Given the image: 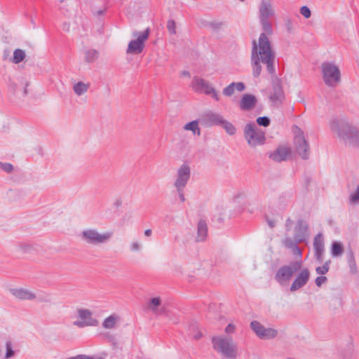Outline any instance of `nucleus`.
Listing matches in <instances>:
<instances>
[{
	"mask_svg": "<svg viewBox=\"0 0 359 359\" xmlns=\"http://www.w3.org/2000/svg\"><path fill=\"white\" fill-rule=\"evenodd\" d=\"M290 154V151L288 147L280 146L271 153L269 157L274 161L281 162L285 161Z\"/></svg>",
	"mask_w": 359,
	"mask_h": 359,
	"instance_id": "5701e85b",
	"label": "nucleus"
},
{
	"mask_svg": "<svg viewBox=\"0 0 359 359\" xmlns=\"http://www.w3.org/2000/svg\"><path fill=\"white\" fill-rule=\"evenodd\" d=\"M118 316L116 315H111L107 318L104 319V320L102 323V326L105 329H112L116 327V325L117 322L118 321Z\"/></svg>",
	"mask_w": 359,
	"mask_h": 359,
	"instance_id": "cd10ccee",
	"label": "nucleus"
},
{
	"mask_svg": "<svg viewBox=\"0 0 359 359\" xmlns=\"http://www.w3.org/2000/svg\"><path fill=\"white\" fill-rule=\"evenodd\" d=\"M292 223H293L292 220L291 219H290V218H288L286 220L285 226H286L287 230H289L291 228V226L292 225Z\"/></svg>",
	"mask_w": 359,
	"mask_h": 359,
	"instance_id": "6e6d98bb",
	"label": "nucleus"
},
{
	"mask_svg": "<svg viewBox=\"0 0 359 359\" xmlns=\"http://www.w3.org/2000/svg\"><path fill=\"white\" fill-rule=\"evenodd\" d=\"M27 248H29V245H25V250H27Z\"/></svg>",
	"mask_w": 359,
	"mask_h": 359,
	"instance_id": "69168bd1",
	"label": "nucleus"
},
{
	"mask_svg": "<svg viewBox=\"0 0 359 359\" xmlns=\"http://www.w3.org/2000/svg\"><path fill=\"white\" fill-rule=\"evenodd\" d=\"M207 26L215 32L220 30L224 26V22L221 21H212L208 23Z\"/></svg>",
	"mask_w": 359,
	"mask_h": 359,
	"instance_id": "ea45409f",
	"label": "nucleus"
},
{
	"mask_svg": "<svg viewBox=\"0 0 359 359\" xmlns=\"http://www.w3.org/2000/svg\"><path fill=\"white\" fill-rule=\"evenodd\" d=\"M161 304V299L160 297H153L150 299L148 307L156 315H162L165 312L164 307L158 308Z\"/></svg>",
	"mask_w": 359,
	"mask_h": 359,
	"instance_id": "393cba45",
	"label": "nucleus"
},
{
	"mask_svg": "<svg viewBox=\"0 0 359 359\" xmlns=\"http://www.w3.org/2000/svg\"><path fill=\"white\" fill-rule=\"evenodd\" d=\"M331 263L330 260L326 261L322 266H317L316 268V272L323 276L327 273L330 269V264Z\"/></svg>",
	"mask_w": 359,
	"mask_h": 359,
	"instance_id": "e433bc0d",
	"label": "nucleus"
},
{
	"mask_svg": "<svg viewBox=\"0 0 359 359\" xmlns=\"http://www.w3.org/2000/svg\"><path fill=\"white\" fill-rule=\"evenodd\" d=\"M78 317L82 320H76L73 323L74 325L78 327H84L93 325V321H96L92 318V312L86 309H79L77 310Z\"/></svg>",
	"mask_w": 359,
	"mask_h": 359,
	"instance_id": "a211bd4d",
	"label": "nucleus"
},
{
	"mask_svg": "<svg viewBox=\"0 0 359 359\" xmlns=\"http://www.w3.org/2000/svg\"><path fill=\"white\" fill-rule=\"evenodd\" d=\"M2 57L4 60H10V58L12 57H11V50L9 49H5L3 52Z\"/></svg>",
	"mask_w": 359,
	"mask_h": 359,
	"instance_id": "5fc2aeb1",
	"label": "nucleus"
},
{
	"mask_svg": "<svg viewBox=\"0 0 359 359\" xmlns=\"http://www.w3.org/2000/svg\"><path fill=\"white\" fill-rule=\"evenodd\" d=\"M25 50L17 48L13 52V55L11 58H10V61L14 64H19L25 58Z\"/></svg>",
	"mask_w": 359,
	"mask_h": 359,
	"instance_id": "c756f323",
	"label": "nucleus"
},
{
	"mask_svg": "<svg viewBox=\"0 0 359 359\" xmlns=\"http://www.w3.org/2000/svg\"><path fill=\"white\" fill-rule=\"evenodd\" d=\"M121 203H122L121 200H120V199H117V200L114 202V205L115 207H116V208H118V207L121 205Z\"/></svg>",
	"mask_w": 359,
	"mask_h": 359,
	"instance_id": "680f3d73",
	"label": "nucleus"
},
{
	"mask_svg": "<svg viewBox=\"0 0 359 359\" xmlns=\"http://www.w3.org/2000/svg\"><path fill=\"white\" fill-rule=\"evenodd\" d=\"M235 92V87H234V82L230 83L229 86H227L226 88L223 89V94L225 96L230 97Z\"/></svg>",
	"mask_w": 359,
	"mask_h": 359,
	"instance_id": "37998d69",
	"label": "nucleus"
},
{
	"mask_svg": "<svg viewBox=\"0 0 359 359\" xmlns=\"http://www.w3.org/2000/svg\"><path fill=\"white\" fill-rule=\"evenodd\" d=\"M284 99V93L279 81H276L273 83V91L270 95V100L276 104L282 103Z\"/></svg>",
	"mask_w": 359,
	"mask_h": 359,
	"instance_id": "aec40b11",
	"label": "nucleus"
},
{
	"mask_svg": "<svg viewBox=\"0 0 359 359\" xmlns=\"http://www.w3.org/2000/svg\"><path fill=\"white\" fill-rule=\"evenodd\" d=\"M201 120V123L206 127L213 126H220L224 120V117L218 113L208 111L202 115Z\"/></svg>",
	"mask_w": 359,
	"mask_h": 359,
	"instance_id": "6ab92c4d",
	"label": "nucleus"
},
{
	"mask_svg": "<svg viewBox=\"0 0 359 359\" xmlns=\"http://www.w3.org/2000/svg\"><path fill=\"white\" fill-rule=\"evenodd\" d=\"M10 292L17 299L21 300H34L36 299V293L25 288H13Z\"/></svg>",
	"mask_w": 359,
	"mask_h": 359,
	"instance_id": "412c9836",
	"label": "nucleus"
},
{
	"mask_svg": "<svg viewBox=\"0 0 359 359\" xmlns=\"http://www.w3.org/2000/svg\"><path fill=\"white\" fill-rule=\"evenodd\" d=\"M220 126H222L229 135H233L236 132V127L224 118Z\"/></svg>",
	"mask_w": 359,
	"mask_h": 359,
	"instance_id": "f704fd0d",
	"label": "nucleus"
},
{
	"mask_svg": "<svg viewBox=\"0 0 359 359\" xmlns=\"http://www.w3.org/2000/svg\"><path fill=\"white\" fill-rule=\"evenodd\" d=\"M348 201L351 205L359 204V184H358L354 190L350 192Z\"/></svg>",
	"mask_w": 359,
	"mask_h": 359,
	"instance_id": "72a5a7b5",
	"label": "nucleus"
},
{
	"mask_svg": "<svg viewBox=\"0 0 359 359\" xmlns=\"http://www.w3.org/2000/svg\"><path fill=\"white\" fill-rule=\"evenodd\" d=\"M346 257L351 272L354 274L357 272V266L355 261L354 253L351 248L348 250Z\"/></svg>",
	"mask_w": 359,
	"mask_h": 359,
	"instance_id": "7c9ffc66",
	"label": "nucleus"
},
{
	"mask_svg": "<svg viewBox=\"0 0 359 359\" xmlns=\"http://www.w3.org/2000/svg\"><path fill=\"white\" fill-rule=\"evenodd\" d=\"M185 130H190L194 135L197 134V135H201V129L198 127V121H192L191 122L187 123L183 127Z\"/></svg>",
	"mask_w": 359,
	"mask_h": 359,
	"instance_id": "2f4dec72",
	"label": "nucleus"
},
{
	"mask_svg": "<svg viewBox=\"0 0 359 359\" xmlns=\"http://www.w3.org/2000/svg\"><path fill=\"white\" fill-rule=\"evenodd\" d=\"M207 232H208V227L207 224L205 221L200 220L198 223L197 226V236H196V241L197 242H202L205 241L206 236H207Z\"/></svg>",
	"mask_w": 359,
	"mask_h": 359,
	"instance_id": "a878e982",
	"label": "nucleus"
},
{
	"mask_svg": "<svg viewBox=\"0 0 359 359\" xmlns=\"http://www.w3.org/2000/svg\"><path fill=\"white\" fill-rule=\"evenodd\" d=\"M175 27L176 26L175 21L173 20H169L167 23V28L171 34H175L176 33Z\"/></svg>",
	"mask_w": 359,
	"mask_h": 359,
	"instance_id": "de8ad7c7",
	"label": "nucleus"
},
{
	"mask_svg": "<svg viewBox=\"0 0 359 359\" xmlns=\"http://www.w3.org/2000/svg\"><path fill=\"white\" fill-rule=\"evenodd\" d=\"M286 359H294V358H286Z\"/></svg>",
	"mask_w": 359,
	"mask_h": 359,
	"instance_id": "338daca9",
	"label": "nucleus"
},
{
	"mask_svg": "<svg viewBox=\"0 0 359 359\" xmlns=\"http://www.w3.org/2000/svg\"><path fill=\"white\" fill-rule=\"evenodd\" d=\"M202 337V333L200 331L196 332V334H193V338L195 339H198Z\"/></svg>",
	"mask_w": 359,
	"mask_h": 359,
	"instance_id": "bf43d9fd",
	"label": "nucleus"
},
{
	"mask_svg": "<svg viewBox=\"0 0 359 359\" xmlns=\"http://www.w3.org/2000/svg\"><path fill=\"white\" fill-rule=\"evenodd\" d=\"M257 124L260 126L267 127L270 125L271 121L267 116H259L256 120Z\"/></svg>",
	"mask_w": 359,
	"mask_h": 359,
	"instance_id": "79ce46f5",
	"label": "nucleus"
},
{
	"mask_svg": "<svg viewBox=\"0 0 359 359\" xmlns=\"http://www.w3.org/2000/svg\"><path fill=\"white\" fill-rule=\"evenodd\" d=\"M191 177V168L187 163H183L177 170L174 182L175 188H185Z\"/></svg>",
	"mask_w": 359,
	"mask_h": 359,
	"instance_id": "4468645a",
	"label": "nucleus"
},
{
	"mask_svg": "<svg viewBox=\"0 0 359 359\" xmlns=\"http://www.w3.org/2000/svg\"><path fill=\"white\" fill-rule=\"evenodd\" d=\"M323 81L326 86L336 88L341 82L339 67L332 62H323L320 65Z\"/></svg>",
	"mask_w": 359,
	"mask_h": 359,
	"instance_id": "20e7f679",
	"label": "nucleus"
},
{
	"mask_svg": "<svg viewBox=\"0 0 359 359\" xmlns=\"http://www.w3.org/2000/svg\"><path fill=\"white\" fill-rule=\"evenodd\" d=\"M344 251L343 245L340 242L334 241L331 245V253L333 257L341 256Z\"/></svg>",
	"mask_w": 359,
	"mask_h": 359,
	"instance_id": "473e14b6",
	"label": "nucleus"
},
{
	"mask_svg": "<svg viewBox=\"0 0 359 359\" xmlns=\"http://www.w3.org/2000/svg\"><path fill=\"white\" fill-rule=\"evenodd\" d=\"M99 52L95 49L86 50L84 52L85 60L88 63L94 62L99 57Z\"/></svg>",
	"mask_w": 359,
	"mask_h": 359,
	"instance_id": "c85d7f7f",
	"label": "nucleus"
},
{
	"mask_svg": "<svg viewBox=\"0 0 359 359\" xmlns=\"http://www.w3.org/2000/svg\"><path fill=\"white\" fill-rule=\"evenodd\" d=\"M331 131L345 145H347L357 126L344 116L333 117L330 122Z\"/></svg>",
	"mask_w": 359,
	"mask_h": 359,
	"instance_id": "f03ea898",
	"label": "nucleus"
},
{
	"mask_svg": "<svg viewBox=\"0 0 359 359\" xmlns=\"http://www.w3.org/2000/svg\"><path fill=\"white\" fill-rule=\"evenodd\" d=\"M349 147L359 148V128L357 127L348 144Z\"/></svg>",
	"mask_w": 359,
	"mask_h": 359,
	"instance_id": "c9c22d12",
	"label": "nucleus"
},
{
	"mask_svg": "<svg viewBox=\"0 0 359 359\" xmlns=\"http://www.w3.org/2000/svg\"><path fill=\"white\" fill-rule=\"evenodd\" d=\"M308 231V224L302 219L298 220L294 227V234L292 240L297 243L306 241L309 238Z\"/></svg>",
	"mask_w": 359,
	"mask_h": 359,
	"instance_id": "dca6fc26",
	"label": "nucleus"
},
{
	"mask_svg": "<svg viewBox=\"0 0 359 359\" xmlns=\"http://www.w3.org/2000/svg\"><path fill=\"white\" fill-rule=\"evenodd\" d=\"M267 223L271 228H273L276 226V221L267 218Z\"/></svg>",
	"mask_w": 359,
	"mask_h": 359,
	"instance_id": "4d7b16f0",
	"label": "nucleus"
},
{
	"mask_svg": "<svg viewBox=\"0 0 359 359\" xmlns=\"http://www.w3.org/2000/svg\"><path fill=\"white\" fill-rule=\"evenodd\" d=\"M235 331V325L232 323H229L225 328V332L228 334L233 333Z\"/></svg>",
	"mask_w": 359,
	"mask_h": 359,
	"instance_id": "864d4df0",
	"label": "nucleus"
},
{
	"mask_svg": "<svg viewBox=\"0 0 359 359\" xmlns=\"http://www.w3.org/2000/svg\"><path fill=\"white\" fill-rule=\"evenodd\" d=\"M235 90H237L238 92H242L245 90V86L243 82H234Z\"/></svg>",
	"mask_w": 359,
	"mask_h": 359,
	"instance_id": "603ef678",
	"label": "nucleus"
},
{
	"mask_svg": "<svg viewBox=\"0 0 359 359\" xmlns=\"http://www.w3.org/2000/svg\"><path fill=\"white\" fill-rule=\"evenodd\" d=\"M69 28H70V25L69 23H67V22L63 23V25H62L63 30H65L66 32H69Z\"/></svg>",
	"mask_w": 359,
	"mask_h": 359,
	"instance_id": "13d9d810",
	"label": "nucleus"
},
{
	"mask_svg": "<svg viewBox=\"0 0 359 359\" xmlns=\"http://www.w3.org/2000/svg\"><path fill=\"white\" fill-rule=\"evenodd\" d=\"M257 104V99L251 94H244L240 101V109L243 111H250Z\"/></svg>",
	"mask_w": 359,
	"mask_h": 359,
	"instance_id": "4be33fe9",
	"label": "nucleus"
},
{
	"mask_svg": "<svg viewBox=\"0 0 359 359\" xmlns=\"http://www.w3.org/2000/svg\"><path fill=\"white\" fill-rule=\"evenodd\" d=\"M144 236H147V237H149V236H151V234H152V231H151V229H146V230L144 231Z\"/></svg>",
	"mask_w": 359,
	"mask_h": 359,
	"instance_id": "052dcab7",
	"label": "nucleus"
},
{
	"mask_svg": "<svg viewBox=\"0 0 359 359\" xmlns=\"http://www.w3.org/2000/svg\"><path fill=\"white\" fill-rule=\"evenodd\" d=\"M299 273L292 282L290 290L294 292L304 287L309 280L310 271L308 269H302L298 271Z\"/></svg>",
	"mask_w": 359,
	"mask_h": 359,
	"instance_id": "f3484780",
	"label": "nucleus"
},
{
	"mask_svg": "<svg viewBox=\"0 0 359 359\" xmlns=\"http://www.w3.org/2000/svg\"><path fill=\"white\" fill-rule=\"evenodd\" d=\"M283 243L285 247L292 250L293 255L299 258L298 260H302V252L300 248L297 245L299 243L293 241L292 238L286 236L283 241Z\"/></svg>",
	"mask_w": 359,
	"mask_h": 359,
	"instance_id": "b1692460",
	"label": "nucleus"
},
{
	"mask_svg": "<svg viewBox=\"0 0 359 359\" xmlns=\"http://www.w3.org/2000/svg\"><path fill=\"white\" fill-rule=\"evenodd\" d=\"M250 327L257 336L262 339H273L278 335V331L276 329L266 328L257 320L252 321Z\"/></svg>",
	"mask_w": 359,
	"mask_h": 359,
	"instance_id": "ddd939ff",
	"label": "nucleus"
},
{
	"mask_svg": "<svg viewBox=\"0 0 359 359\" xmlns=\"http://www.w3.org/2000/svg\"><path fill=\"white\" fill-rule=\"evenodd\" d=\"M191 88L196 93H204L210 95L213 99L218 101L219 96L211 84L203 79L198 76H194L191 82Z\"/></svg>",
	"mask_w": 359,
	"mask_h": 359,
	"instance_id": "f8f14e48",
	"label": "nucleus"
},
{
	"mask_svg": "<svg viewBox=\"0 0 359 359\" xmlns=\"http://www.w3.org/2000/svg\"><path fill=\"white\" fill-rule=\"evenodd\" d=\"M212 344L213 348L226 358L235 359L237 357V344L232 337L224 335L214 336Z\"/></svg>",
	"mask_w": 359,
	"mask_h": 359,
	"instance_id": "7ed1b4c3",
	"label": "nucleus"
},
{
	"mask_svg": "<svg viewBox=\"0 0 359 359\" xmlns=\"http://www.w3.org/2000/svg\"><path fill=\"white\" fill-rule=\"evenodd\" d=\"M259 20L264 33L267 36L273 32L272 26L269 18L274 15V11L271 0H262L259 6Z\"/></svg>",
	"mask_w": 359,
	"mask_h": 359,
	"instance_id": "6e6552de",
	"label": "nucleus"
},
{
	"mask_svg": "<svg viewBox=\"0 0 359 359\" xmlns=\"http://www.w3.org/2000/svg\"><path fill=\"white\" fill-rule=\"evenodd\" d=\"M327 278L325 276H318L315 280V283L318 287H320L323 284L326 283Z\"/></svg>",
	"mask_w": 359,
	"mask_h": 359,
	"instance_id": "8fccbe9b",
	"label": "nucleus"
},
{
	"mask_svg": "<svg viewBox=\"0 0 359 359\" xmlns=\"http://www.w3.org/2000/svg\"><path fill=\"white\" fill-rule=\"evenodd\" d=\"M6 352L5 354V359H9L15 355V351L13 350L12 343L7 341L6 343Z\"/></svg>",
	"mask_w": 359,
	"mask_h": 359,
	"instance_id": "a19ab883",
	"label": "nucleus"
},
{
	"mask_svg": "<svg viewBox=\"0 0 359 359\" xmlns=\"http://www.w3.org/2000/svg\"><path fill=\"white\" fill-rule=\"evenodd\" d=\"M314 256L319 264L323 262V255L325 253V241L322 233H318L313 239Z\"/></svg>",
	"mask_w": 359,
	"mask_h": 359,
	"instance_id": "2eb2a0df",
	"label": "nucleus"
},
{
	"mask_svg": "<svg viewBox=\"0 0 359 359\" xmlns=\"http://www.w3.org/2000/svg\"><path fill=\"white\" fill-rule=\"evenodd\" d=\"M302 267V260H296L287 265L282 266L277 271L275 279L281 285H285L289 283L293 275L300 270Z\"/></svg>",
	"mask_w": 359,
	"mask_h": 359,
	"instance_id": "0eeeda50",
	"label": "nucleus"
},
{
	"mask_svg": "<svg viewBox=\"0 0 359 359\" xmlns=\"http://www.w3.org/2000/svg\"><path fill=\"white\" fill-rule=\"evenodd\" d=\"M111 231L100 233L97 229L88 228L83 230L80 233V238L85 243L97 246L106 244L112 237Z\"/></svg>",
	"mask_w": 359,
	"mask_h": 359,
	"instance_id": "39448f33",
	"label": "nucleus"
},
{
	"mask_svg": "<svg viewBox=\"0 0 359 359\" xmlns=\"http://www.w3.org/2000/svg\"><path fill=\"white\" fill-rule=\"evenodd\" d=\"M89 87V83L79 81L73 86V90L78 96H81L88 91Z\"/></svg>",
	"mask_w": 359,
	"mask_h": 359,
	"instance_id": "bb28decb",
	"label": "nucleus"
},
{
	"mask_svg": "<svg viewBox=\"0 0 359 359\" xmlns=\"http://www.w3.org/2000/svg\"><path fill=\"white\" fill-rule=\"evenodd\" d=\"M66 359H104V358L102 356L93 357L86 354H79L76 356L67 358Z\"/></svg>",
	"mask_w": 359,
	"mask_h": 359,
	"instance_id": "a18cd8bd",
	"label": "nucleus"
},
{
	"mask_svg": "<svg viewBox=\"0 0 359 359\" xmlns=\"http://www.w3.org/2000/svg\"><path fill=\"white\" fill-rule=\"evenodd\" d=\"M38 302L42 303H49L50 302V296L49 294L46 292H40L39 294H36V299Z\"/></svg>",
	"mask_w": 359,
	"mask_h": 359,
	"instance_id": "58836bf2",
	"label": "nucleus"
},
{
	"mask_svg": "<svg viewBox=\"0 0 359 359\" xmlns=\"http://www.w3.org/2000/svg\"><path fill=\"white\" fill-rule=\"evenodd\" d=\"M284 22H285V27L286 30L289 33L292 32L293 28H294V24H293L292 20L289 17H286L284 19Z\"/></svg>",
	"mask_w": 359,
	"mask_h": 359,
	"instance_id": "c03bdc74",
	"label": "nucleus"
},
{
	"mask_svg": "<svg viewBox=\"0 0 359 359\" xmlns=\"http://www.w3.org/2000/svg\"><path fill=\"white\" fill-rule=\"evenodd\" d=\"M274 61L275 54L272 50L271 43L266 34L261 33L258 44L255 40L252 41L251 62L254 77H258L261 74L260 62L266 65V69L270 74H274Z\"/></svg>",
	"mask_w": 359,
	"mask_h": 359,
	"instance_id": "f257e3e1",
	"label": "nucleus"
},
{
	"mask_svg": "<svg viewBox=\"0 0 359 359\" xmlns=\"http://www.w3.org/2000/svg\"><path fill=\"white\" fill-rule=\"evenodd\" d=\"M178 194V197L182 203H184L185 201V196L184 190L185 188H175Z\"/></svg>",
	"mask_w": 359,
	"mask_h": 359,
	"instance_id": "3c124183",
	"label": "nucleus"
},
{
	"mask_svg": "<svg viewBox=\"0 0 359 359\" xmlns=\"http://www.w3.org/2000/svg\"><path fill=\"white\" fill-rule=\"evenodd\" d=\"M102 13H103V11H101V10H100V11H97V15H102Z\"/></svg>",
	"mask_w": 359,
	"mask_h": 359,
	"instance_id": "0e129e2a",
	"label": "nucleus"
},
{
	"mask_svg": "<svg viewBox=\"0 0 359 359\" xmlns=\"http://www.w3.org/2000/svg\"><path fill=\"white\" fill-rule=\"evenodd\" d=\"M150 34V29L147 28L144 32H140L135 31L133 32V36L136 39L131 40L128 45L127 53L137 55L141 53L145 46V41L148 39Z\"/></svg>",
	"mask_w": 359,
	"mask_h": 359,
	"instance_id": "1a4fd4ad",
	"label": "nucleus"
},
{
	"mask_svg": "<svg viewBox=\"0 0 359 359\" xmlns=\"http://www.w3.org/2000/svg\"><path fill=\"white\" fill-rule=\"evenodd\" d=\"M244 137L250 147L263 145L266 141L264 132L255 123H247L243 128Z\"/></svg>",
	"mask_w": 359,
	"mask_h": 359,
	"instance_id": "423d86ee",
	"label": "nucleus"
},
{
	"mask_svg": "<svg viewBox=\"0 0 359 359\" xmlns=\"http://www.w3.org/2000/svg\"><path fill=\"white\" fill-rule=\"evenodd\" d=\"M182 74L183 76H188V77H190V76H191L190 73L189 72H187V71H183L182 72Z\"/></svg>",
	"mask_w": 359,
	"mask_h": 359,
	"instance_id": "e2e57ef3",
	"label": "nucleus"
},
{
	"mask_svg": "<svg viewBox=\"0 0 359 359\" xmlns=\"http://www.w3.org/2000/svg\"><path fill=\"white\" fill-rule=\"evenodd\" d=\"M29 82L25 76L9 77L8 82V90L19 97H25Z\"/></svg>",
	"mask_w": 359,
	"mask_h": 359,
	"instance_id": "9d476101",
	"label": "nucleus"
},
{
	"mask_svg": "<svg viewBox=\"0 0 359 359\" xmlns=\"http://www.w3.org/2000/svg\"><path fill=\"white\" fill-rule=\"evenodd\" d=\"M0 168L7 173H11L13 170V165L9 163L0 161Z\"/></svg>",
	"mask_w": 359,
	"mask_h": 359,
	"instance_id": "49530a36",
	"label": "nucleus"
},
{
	"mask_svg": "<svg viewBox=\"0 0 359 359\" xmlns=\"http://www.w3.org/2000/svg\"><path fill=\"white\" fill-rule=\"evenodd\" d=\"M294 144L295 150L299 156L304 160L309 157L310 147L307 141L305 140L303 131L297 126H294Z\"/></svg>",
	"mask_w": 359,
	"mask_h": 359,
	"instance_id": "9b49d317",
	"label": "nucleus"
},
{
	"mask_svg": "<svg viewBox=\"0 0 359 359\" xmlns=\"http://www.w3.org/2000/svg\"><path fill=\"white\" fill-rule=\"evenodd\" d=\"M129 249L133 252H140L142 249V244L137 240L133 241L130 243Z\"/></svg>",
	"mask_w": 359,
	"mask_h": 359,
	"instance_id": "4c0bfd02",
	"label": "nucleus"
},
{
	"mask_svg": "<svg viewBox=\"0 0 359 359\" xmlns=\"http://www.w3.org/2000/svg\"><path fill=\"white\" fill-rule=\"evenodd\" d=\"M300 13L306 18H309L311 15V11L306 6H303L300 8Z\"/></svg>",
	"mask_w": 359,
	"mask_h": 359,
	"instance_id": "09e8293b",
	"label": "nucleus"
}]
</instances>
